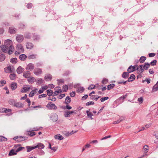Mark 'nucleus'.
I'll list each match as a JSON object with an SVG mask.
<instances>
[{"label": "nucleus", "instance_id": "obj_1", "mask_svg": "<svg viewBox=\"0 0 158 158\" xmlns=\"http://www.w3.org/2000/svg\"><path fill=\"white\" fill-rule=\"evenodd\" d=\"M4 45L6 47L9 48V49L11 50L13 52L14 50V48L12 45V42L11 40L8 39L5 41L4 42Z\"/></svg>", "mask_w": 158, "mask_h": 158}, {"label": "nucleus", "instance_id": "obj_2", "mask_svg": "<svg viewBox=\"0 0 158 158\" xmlns=\"http://www.w3.org/2000/svg\"><path fill=\"white\" fill-rule=\"evenodd\" d=\"M0 47L2 51L5 53H7L10 55L11 54L13 53V52L11 50L9 49V48L6 47L5 45H1Z\"/></svg>", "mask_w": 158, "mask_h": 158}, {"label": "nucleus", "instance_id": "obj_3", "mask_svg": "<svg viewBox=\"0 0 158 158\" xmlns=\"http://www.w3.org/2000/svg\"><path fill=\"white\" fill-rule=\"evenodd\" d=\"M46 107L50 110H56L57 109V107L54 104H52L51 102L48 103Z\"/></svg>", "mask_w": 158, "mask_h": 158}, {"label": "nucleus", "instance_id": "obj_4", "mask_svg": "<svg viewBox=\"0 0 158 158\" xmlns=\"http://www.w3.org/2000/svg\"><path fill=\"white\" fill-rule=\"evenodd\" d=\"M35 66L32 63L28 64L27 66L26 69L29 72L31 71L34 69Z\"/></svg>", "mask_w": 158, "mask_h": 158}, {"label": "nucleus", "instance_id": "obj_5", "mask_svg": "<svg viewBox=\"0 0 158 158\" xmlns=\"http://www.w3.org/2000/svg\"><path fill=\"white\" fill-rule=\"evenodd\" d=\"M34 73L35 75L38 76L42 73V71L41 69L37 68L34 70Z\"/></svg>", "mask_w": 158, "mask_h": 158}, {"label": "nucleus", "instance_id": "obj_6", "mask_svg": "<svg viewBox=\"0 0 158 158\" xmlns=\"http://www.w3.org/2000/svg\"><path fill=\"white\" fill-rule=\"evenodd\" d=\"M137 66V65H135V66H132V65L130 66L128 68V69H127V71L129 73H131L133 71H134L136 70L135 66Z\"/></svg>", "mask_w": 158, "mask_h": 158}, {"label": "nucleus", "instance_id": "obj_7", "mask_svg": "<svg viewBox=\"0 0 158 158\" xmlns=\"http://www.w3.org/2000/svg\"><path fill=\"white\" fill-rule=\"evenodd\" d=\"M16 40L19 43L21 42L23 40V35H20L16 36Z\"/></svg>", "mask_w": 158, "mask_h": 158}, {"label": "nucleus", "instance_id": "obj_8", "mask_svg": "<svg viewBox=\"0 0 158 158\" xmlns=\"http://www.w3.org/2000/svg\"><path fill=\"white\" fill-rule=\"evenodd\" d=\"M143 64L140 65L139 66V67H138L136 69L138 71H139V73H142L144 71V68H143Z\"/></svg>", "mask_w": 158, "mask_h": 158}, {"label": "nucleus", "instance_id": "obj_9", "mask_svg": "<svg viewBox=\"0 0 158 158\" xmlns=\"http://www.w3.org/2000/svg\"><path fill=\"white\" fill-rule=\"evenodd\" d=\"M27 138H28L26 136H19L18 137V139L17 140V141L18 142H21L25 140H27Z\"/></svg>", "mask_w": 158, "mask_h": 158}, {"label": "nucleus", "instance_id": "obj_10", "mask_svg": "<svg viewBox=\"0 0 158 158\" xmlns=\"http://www.w3.org/2000/svg\"><path fill=\"white\" fill-rule=\"evenodd\" d=\"M30 88V87H24L21 89V92L22 93H26L28 91Z\"/></svg>", "mask_w": 158, "mask_h": 158}, {"label": "nucleus", "instance_id": "obj_11", "mask_svg": "<svg viewBox=\"0 0 158 158\" xmlns=\"http://www.w3.org/2000/svg\"><path fill=\"white\" fill-rule=\"evenodd\" d=\"M74 111H68L65 112L64 114V116L65 117H68L70 116L69 115L73 113H74Z\"/></svg>", "mask_w": 158, "mask_h": 158}, {"label": "nucleus", "instance_id": "obj_12", "mask_svg": "<svg viewBox=\"0 0 158 158\" xmlns=\"http://www.w3.org/2000/svg\"><path fill=\"white\" fill-rule=\"evenodd\" d=\"M17 49L20 52H23V48L22 45L21 44H19L17 45Z\"/></svg>", "mask_w": 158, "mask_h": 158}, {"label": "nucleus", "instance_id": "obj_13", "mask_svg": "<svg viewBox=\"0 0 158 158\" xmlns=\"http://www.w3.org/2000/svg\"><path fill=\"white\" fill-rule=\"evenodd\" d=\"M24 69L21 66H19L18 67V68L17 69L16 71L17 73L18 74H20L22 73L24 71Z\"/></svg>", "mask_w": 158, "mask_h": 158}, {"label": "nucleus", "instance_id": "obj_14", "mask_svg": "<svg viewBox=\"0 0 158 158\" xmlns=\"http://www.w3.org/2000/svg\"><path fill=\"white\" fill-rule=\"evenodd\" d=\"M135 75L134 74H132L130 75V77L128 78L127 81L128 82L132 81L135 80Z\"/></svg>", "mask_w": 158, "mask_h": 158}, {"label": "nucleus", "instance_id": "obj_15", "mask_svg": "<svg viewBox=\"0 0 158 158\" xmlns=\"http://www.w3.org/2000/svg\"><path fill=\"white\" fill-rule=\"evenodd\" d=\"M34 45L31 43L27 42V43L26 48L28 49H31L33 48Z\"/></svg>", "mask_w": 158, "mask_h": 158}, {"label": "nucleus", "instance_id": "obj_16", "mask_svg": "<svg viewBox=\"0 0 158 158\" xmlns=\"http://www.w3.org/2000/svg\"><path fill=\"white\" fill-rule=\"evenodd\" d=\"M52 77L51 75L47 74L44 77V79L46 81H49L51 80Z\"/></svg>", "mask_w": 158, "mask_h": 158}, {"label": "nucleus", "instance_id": "obj_17", "mask_svg": "<svg viewBox=\"0 0 158 158\" xmlns=\"http://www.w3.org/2000/svg\"><path fill=\"white\" fill-rule=\"evenodd\" d=\"M54 138L55 139H58L60 140L63 139L64 137L60 134H58L56 135H55L54 136Z\"/></svg>", "mask_w": 158, "mask_h": 158}, {"label": "nucleus", "instance_id": "obj_18", "mask_svg": "<svg viewBox=\"0 0 158 158\" xmlns=\"http://www.w3.org/2000/svg\"><path fill=\"white\" fill-rule=\"evenodd\" d=\"M37 54H30L27 56V58L29 59H34L36 58Z\"/></svg>", "mask_w": 158, "mask_h": 158}, {"label": "nucleus", "instance_id": "obj_19", "mask_svg": "<svg viewBox=\"0 0 158 158\" xmlns=\"http://www.w3.org/2000/svg\"><path fill=\"white\" fill-rule=\"evenodd\" d=\"M26 148L27 149V152H29L32 150L36 148V147H35V146H27L26 147Z\"/></svg>", "mask_w": 158, "mask_h": 158}, {"label": "nucleus", "instance_id": "obj_20", "mask_svg": "<svg viewBox=\"0 0 158 158\" xmlns=\"http://www.w3.org/2000/svg\"><path fill=\"white\" fill-rule=\"evenodd\" d=\"M26 135H27L32 137L34 136L35 135V133L32 131H27L26 133Z\"/></svg>", "mask_w": 158, "mask_h": 158}, {"label": "nucleus", "instance_id": "obj_21", "mask_svg": "<svg viewBox=\"0 0 158 158\" xmlns=\"http://www.w3.org/2000/svg\"><path fill=\"white\" fill-rule=\"evenodd\" d=\"M35 80V78L33 77H29L27 78V81L28 82L30 83H33Z\"/></svg>", "mask_w": 158, "mask_h": 158}, {"label": "nucleus", "instance_id": "obj_22", "mask_svg": "<svg viewBox=\"0 0 158 158\" xmlns=\"http://www.w3.org/2000/svg\"><path fill=\"white\" fill-rule=\"evenodd\" d=\"M17 152H16V150L14 149H11L9 153V155L11 156L15 155L17 154Z\"/></svg>", "mask_w": 158, "mask_h": 158}, {"label": "nucleus", "instance_id": "obj_23", "mask_svg": "<svg viewBox=\"0 0 158 158\" xmlns=\"http://www.w3.org/2000/svg\"><path fill=\"white\" fill-rule=\"evenodd\" d=\"M150 64L148 63H145L143 64V68L145 70H147L150 67Z\"/></svg>", "mask_w": 158, "mask_h": 158}, {"label": "nucleus", "instance_id": "obj_24", "mask_svg": "<svg viewBox=\"0 0 158 158\" xmlns=\"http://www.w3.org/2000/svg\"><path fill=\"white\" fill-rule=\"evenodd\" d=\"M30 74V73L29 71H27L24 72L23 74V75L24 77L26 78H28L29 77V76Z\"/></svg>", "mask_w": 158, "mask_h": 158}, {"label": "nucleus", "instance_id": "obj_25", "mask_svg": "<svg viewBox=\"0 0 158 158\" xmlns=\"http://www.w3.org/2000/svg\"><path fill=\"white\" fill-rule=\"evenodd\" d=\"M71 101V98L69 96L66 97L64 103L66 104H69Z\"/></svg>", "mask_w": 158, "mask_h": 158}, {"label": "nucleus", "instance_id": "obj_26", "mask_svg": "<svg viewBox=\"0 0 158 158\" xmlns=\"http://www.w3.org/2000/svg\"><path fill=\"white\" fill-rule=\"evenodd\" d=\"M35 146L36 147V148H38L39 149H43L44 147V145L40 143H38L37 145Z\"/></svg>", "mask_w": 158, "mask_h": 158}, {"label": "nucleus", "instance_id": "obj_27", "mask_svg": "<svg viewBox=\"0 0 158 158\" xmlns=\"http://www.w3.org/2000/svg\"><path fill=\"white\" fill-rule=\"evenodd\" d=\"M14 106L17 107L21 108L23 107V104L21 102H16L14 104Z\"/></svg>", "mask_w": 158, "mask_h": 158}, {"label": "nucleus", "instance_id": "obj_28", "mask_svg": "<svg viewBox=\"0 0 158 158\" xmlns=\"http://www.w3.org/2000/svg\"><path fill=\"white\" fill-rule=\"evenodd\" d=\"M27 56L26 55H25L24 54H22L20 55L19 56V59L21 60H24L26 59V58H27Z\"/></svg>", "mask_w": 158, "mask_h": 158}, {"label": "nucleus", "instance_id": "obj_29", "mask_svg": "<svg viewBox=\"0 0 158 158\" xmlns=\"http://www.w3.org/2000/svg\"><path fill=\"white\" fill-rule=\"evenodd\" d=\"M129 73L128 72H124L122 74V77L125 79L127 78L129 76Z\"/></svg>", "mask_w": 158, "mask_h": 158}, {"label": "nucleus", "instance_id": "obj_30", "mask_svg": "<svg viewBox=\"0 0 158 158\" xmlns=\"http://www.w3.org/2000/svg\"><path fill=\"white\" fill-rule=\"evenodd\" d=\"M5 71L6 73L9 72L10 73L12 72V69L10 66H9L6 68V69H5Z\"/></svg>", "mask_w": 158, "mask_h": 158}, {"label": "nucleus", "instance_id": "obj_31", "mask_svg": "<svg viewBox=\"0 0 158 158\" xmlns=\"http://www.w3.org/2000/svg\"><path fill=\"white\" fill-rule=\"evenodd\" d=\"M52 119L54 122H55L57 121L58 119L57 115L56 114H55L53 115L52 117Z\"/></svg>", "mask_w": 158, "mask_h": 158}, {"label": "nucleus", "instance_id": "obj_32", "mask_svg": "<svg viewBox=\"0 0 158 158\" xmlns=\"http://www.w3.org/2000/svg\"><path fill=\"white\" fill-rule=\"evenodd\" d=\"M44 82V80L41 78H39L36 81V82L38 85L41 84L43 83Z\"/></svg>", "mask_w": 158, "mask_h": 158}, {"label": "nucleus", "instance_id": "obj_33", "mask_svg": "<svg viewBox=\"0 0 158 158\" xmlns=\"http://www.w3.org/2000/svg\"><path fill=\"white\" fill-rule=\"evenodd\" d=\"M17 88V85L16 83H12L11 85V89L12 90H14Z\"/></svg>", "mask_w": 158, "mask_h": 158}, {"label": "nucleus", "instance_id": "obj_34", "mask_svg": "<svg viewBox=\"0 0 158 158\" xmlns=\"http://www.w3.org/2000/svg\"><path fill=\"white\" fill-rule=\"evenodd\" d=\"M32 38L34 40H37L40 39V37L39 35L34 34L33 35Z\"/></svg>", "mask_w": 158, "mask_h": 158}, {"label": "nucleus", "instance_id": "obj_35", "mask_svg": "<svg viewBox=\"0 0 158 158\" xmlns=\"http://www.w3.org/2000/svg\"><path fill=\"white\" fill-rule=\"evenodd\" d=\"M9 31L10 34H15L16 32L15 28L12 27L9 28Z\"/></svg>", "mask_w": 158, "mask_h": 158}, {"label": "nucleus", "instance_id": "obj_36", "mask_svg": "<svg viewBox=\"0 0 158 158\" xmlns=\"http://www.w3.org/2000/svg\"><path fill=\"white\" fill-rule=\"evenodd\" d=\"M158 90V85L156 84L153 86L152 89V92H155Z\"/></svg>", "mask_w": 158, "mask_h": 158}, {"label": "nucleus", "instance_id": "obj_37", "mask_svg": "<svg viewBox=\"0 0 158 158\" xmlns=\"http://www.w3.org/2000/svg\"><path fill=\"white\" fill-rule=\"evenodd\" d=\"M86 113L87 114L88 117H90L91 119H93V118L92 117L93 115L92 113L88 110H87L86 111Z\"/></svg>", "mask_w": 158, "mask_h": 158}, {"label": "nucleus", "instance_id": "obj_38", "mask_svg": "<svg viewBox=\"0 0 158 158\" xmlns=\"http://www.w3.org/2000/svg\"><path fill=\"white\" fill-rule=\"evenodd\" d=\"M146 59V57L144 56H141L139 60V61L140 63H143L145 61Z\"/></svg>", "mask_w": 158, "mask_h": 158}, {"label": "nucleus", "instance_id": "obj_39", "mask_svg": "<svg viewBox=\"0 0 158 158\" xmlns=\"http://www.w3.org/2000/svg\"><path fill=\"white\" fill-rule=\"evenodd\" d=\"M47 95L49 96H53V93L51 89H48L47 91Z\"/></svg>", "mask_w": 158, "mask_h": 158}, {"label": "nucleus", "instance_id": "obj_40", "mask_svg": "<svg viewBox=\"0 0 158 158\" xmlns=\"http://www.w3.org/2000/svg\"><path fill=\"white\" fill-rule=\"evenodd\" d=\"M84 90V88L81 87H80L78 88L77 90V92L78 93H82Z\"/></svg>", "mask_w": 158, "mask_h": 158}, {"label": "nucleus", "instance_id": "obj_41", "mask_svg": "<svg viewBox=\"0 0 158 158\" xmlns=\"http://www.w3.org/2000/svg\"><path fill=\"white\" fill-rule=\"evenodd\" d=\"M114 86L115 85L114 84H110L107 86V89L109 90L113 88Z\"/></svg>", "mask_w": 158, "mask_h": 158}, {"label": "nucleus", "instance_id": "obj_42", "mask_svg": "<svg viewBox=\"0 0 158 158\" xmlns=\"http://www.w3.org/2000/svg\"><path fill=\"white\" fill-rule=\"evenodd\" d=\"M6 58V56L3 54H1L0 55V61H3Z\"/></svg>", "mask_w": 158, "mask_h": 158}, {"label": "nucleus", "instance_id": "obj_43", "mask_svg": "<svg viewBox=\"0 0 158 158\" xmlns=\"http://www.w3.org/2000/svg\"><path fill=\"white\" fill-rule=\"evenodd\" d=\"M10 77L11 80H14L16 78V75L14 74H11L10 75Z\"/></svg>", "mask_w": 158, "mask_h": 158}, {"label": "nucleus", "instance_id": "obj_44", "mask_svg": "<svg viewBox=\"0 0 158 158\" xmlns=\"http://www.w3.org/2000/svg\"><path fill=\"white\" fill-rule=\"evenodd\" d=\"M127 97V94H126L125 95H123L121 97H120L117 100H122L123 102V100L125 99Z\"/></svg>", "mask_w": 158, "mask_h": 158}, {"label": "nucleus", "instance_id": "obj_45", "mask_svg": "<svg viewBox=\"0 0 158 158\" xmlns=\"http://www.w3.org/2000/svg\"><path fill=\"white\" fill-rule=\"evenodd\" d=\"M24 37L25 38L27 39H30L31 38V35L30 33H27L24 35Z\"/></svg>", "mask_w": 158, "mask_h": 158}, {"label": "nucleus", "instance_id": "obj_46", "mask_svg": "<svg viewBox=\"0 0 158 158\" xmlns=\"http://www.w3.org/2000/svg\"><path fill=\"white\" fill-rule=\"evenodd\" d=\"M10 62L12 63H16L17 62V60L16 58H13L10 60Z\"/></svg>", "mask_w": 158, "mask_h": 158}, {"label": "nucleus", "instance_id": "obj_47", "mask_svg": "<svg viewBox=\"0 0 158 158\" xmlns=\"http://www.w3.org/2000/svg\"><path fill=\"white\" fill-rule=\"evenodd\" d=\"M62 108L64 109H67L69 110L71 109L72 108V107L69 106V104H66V106H62Z\"/></svg>", "mask_w": 158, "mask_h": 158}, {"label": "nucleus", "instance_id": "obj_48", "mask_svg": "<svg viewBox=\"0 0 158 158\" xmlns=\"http://www.w3.org/2000/svg\"><path fill=\"white\" fill-rule=\"evenodd\" d=\"M68 89V86L66 85H64L63 86V91L64 92H66Z\"/></svg>", "mask_w": 158, "mask_h": 158}, {"label": "nucleus", "instance_id": "obj_49", "mask_svg": "<svg viewBox=\"0 0 158 158\" xmlns=\"http://www.w3.org/2000/svg\"><path fill=\"white\" fill-rule=\"evenodd\" d=\"M7 140V139L4 137L3 136H0V142H2L3 141H6Z\"/></svg>", "mask_w": 158, "mask_h": 158}, {"label": "nucleus", "instance_id": "obj_50", "mask_svg": "<svg viewBox=\"0 0 158 158\" xmlns=\"http://www.w3.org/2000/svg\"><path fill=\"white\" fill-rule=\"evenodd\" d=\"M157 61L156 60H154L153 61H152L150 63V65L152 66L155 65L156 64Z\"/></svg>", "mask_w": 158, "mask_h": 158}, {"label": "nucleus", "instance_id": "obj_51", "mask_svg": "<svg viewBox=\"0 0 158 158\" xmlns=\"http://www.w3.org/2000/svg\"><path fill=\"white\" fill-rule=\"evenodd\" d=\"M108 82V79H107L106 78L103 79L102 81V84H104V85L106 84V83H107Z\"/></svg>", "mask_w": 158, "mask_h": 158}, {"label": "nucleus", "instance_id": "obj_52", "mask_svg": "<svg viewBox=\"0 0 158 158\" xmlns=\"http://www.w3.org/2000/svg\"><path fill=\"white\" fill-rule=\"evenodd\" d=\"M94 102L91 101L89 102L86 103L85 104V105L87 106H89L91 105H94Z\"/></svg>", "mask_w": 158, "mask_h": 158}, {"label": "nucleus", "instance_id": "obj_53", "mask_svg": "<svg viewBox=\"0 0 158 158\" xmlns=\"http://www.w3.org/2000/svg\"><path fill=\"white\" fill-rule=\"evenodd\" d=\"M96 85H91L88 88V89H92L95 88Z\"/></svg>", "mask_w": 158, "mask_h": 158}, {"label": "nucleus", "instance_id": "obj_54", "mask_svg": "<svg viewBox=\"0 0 158 158\" xmlns=\"http://www.w3.org/2000/svg\"><path fill=\"white\" fill-rule=\"evenodd\" d=\"M25 148V147H19L16 150V152H19L20 151L24 149Z\"/></svg>", "mask_w": 158, "mask_h": 158}, {"label": "nucleus", "instance_id": "obj_55", "mask_svg": "<svg viewBox=\"0 0 158 158\" xmlns=\"http://www.w3.org/2000/svg\"><path fill=\"white\" fill-rule=\"evenodd\" d=\"M109 98L108 97H106L104 98H102L100 99L101 101V102H103L105 100H106L107 99H108Z\"/></svg>", "mask_w": 158, "mask_h": 158}, {"label": "nucleus", "instance_id": "obj_56", "mask_svg": "<svg viewBox=\"0 0 158 158\" xmlns=\"http://www.w3.org/2000/svg\"><path fill=\"white\" fill-rule=\"evenodd\" d=\"M146 81L147 84H149L150 82L151 79H150L146 78L145 80L142 81V82L143 83Z\"/></svg>", "mask_w": 158, "mask_h": 158}, {"label": "nucleus", "instance_id": "obj_57", "mask_svg": "<svg viewBox=\"0 0 158 158\" xmlns=\"http://www.w3.org/2000/svg\"><path fill=\"white\" fill-rule=\"evenodd\" d=\"M123 120V119H121V118H120V119L118 120L117 121H114L113 122L114 124H118L120 123Z\"/></svg>", "mask_w": 158, "mask_h": 158}, {"label": "nucleus", "instance_id": "obj_58", "mask_svg": "<svg viewBox=\"0 0 158 158\" xmlns=\"http://www.w3.org/2000/svg\"><path fill=\"white\" fill-rule=\"evenodd\" d=\"M9 103L10 105H14V104H15V101L14 100H10L9 101Z\"/></svg>", "mask_w": 158, "mask_h": 158}, {"label": "nucleus", "instance_id": "obj_59", "mask_svg": "<svg viewBox=\"0 0 158 158\" xmlns=\"http://www.w3.org/2000/svg\"><path fill=\"white\" fill-rule=\"evenodd\" d=\"M34 93L33 91H31L29 94V96L30 97H32L34 95Z\"/></svg>", "mask_w": 158, "mask_h": 158}, {"label": "nucleus", "instance_id": "obj_60", "mask_svg": "<svg viewBox=\"0 0 158 158\" xmlns=\"http://www.w3.org/2000/svg\"><path fill=\"white\" fill-rule=\"evenodd\" d=\"M65 96L64 94H61L60 95L58 96V98L60 99H62L63 97H64Z\"/></svg>", "mask_w": 158, "mask_h": 158}, {"label": "nucleus", "instance_id": "obj_61", "mask_svg": "<svg viewBox=\"0 0 158 158\" xmlns=\"http://www.w3.org/2000/svg\"><path fill=\"white\" fill-rule=\"evenodd\" d=\"M70 95L72 97H74L76 94V93L75 91H73L70 93Z\"/></svg>", "mask_w": 158, "mask_h": 158}, {"label": "nucleus", "instance_id": "obj_62", "mask_svg": "<svg viewBox=\"0 0 158 158\" xmlns=\"http://www.w3.org/2000/svg\"><path fill=\"white\" fill-rule=\"evenodd\" d=\"M47 96V95L45 94L40 95L39 96V98H40L43 97H45Z\"/></svg>", "mask_w": 158, "mask_h": 158}, {"label": "nucleus", "instance_id": "obj_63", "mask_svg": "<svg viewBox=\"0 0 158 158\" xmlns=\"http://www.w3.org/2000/svg\"><path fill=\"white\" fill-rule=\"evenodd\" d=\"M155 53H151L149 54L148 55L149 57H154L155 56Z\"/></svg>", "mask_w": 158, "mask_h": 158}, {"label": "nucleus", "instance_id": "obj_64", "mask_svg": "<svg viewBox=\"0 0 158 158\" xmlns=\"http://www.w3.org/2000/svg\"><path fill=\"white\" fill-rule=\"evenodd\" d=\"M32 4L31 3H29L27 5V6L28 8H31L32 7Z\"/></svg>", "mask_w": 158, "mask_h": 158}]
</instances>
